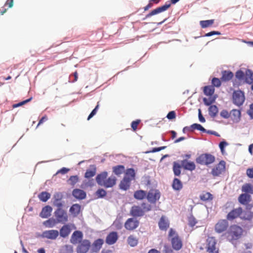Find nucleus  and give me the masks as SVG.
<instances>
[{
  "instance_id": "obj_25",
  "label": "nucleus",
  "mask_w": 253,
  "mask_h": 253,
  "mask_svg": "<svg viewBox=\"0 0 253 253\" xmlns=\"http://www.w3.org/2000/svg\"><path fill=\"white\" fill-rule=\"evenodd\" d=\"M131 181V180L128 179L127 177H124L119 184L120 189L124 190L129 189Z\"/></svg>"
},
{
  "instance_id": "obj_19",
  "label": "nucleus",
  "mask_w": 253,
  "mask_h": 253,
  "mask_svg": "<svg viewBox=\"0 0 253 253\" xmlns=\"http://www.w3.org/2000/svg\"><path fill=\"white\" fill-rule=\"evenodd\" d=\"M221 81L227 82L230 81L234 77L233 73L229 70H224L221 72Z\"/></svg>"
},
{
  "instance_id": "obj_58",
  "label": "nucleus",
  "mask_w": 253,
  "mask_h": 253,
  "mask_svg": "<svg viewBox=\"0 0 253 253\" xmlns=\"http://www.w3.org/2000/svg\"><path fill=\"white\" fill-rule=\"evenodd\" d=\"M53 204L54 206L57 207V209H62L63 206V204L61 201L54 200Z\"/></svg>"
},
{
  "instance_id": "obj_9",
  "label": "nucleus",
  "mask_w": 253,
  "mask_h": 253,
  "mask_svg": "<svg viewBox=\"0 0 253 253\" xmlns=\"http://www.w3.org/2000/svg\"><path fill=\"white\" fill-rule=\"evenodd\" d=\"M226 163L221 161L211 170V173L214 176H217L221 174L225 170Z\"/></svg>"
},
{
  "instance_id": "obj_29",
  "label": "nucleus",
  "mask_w": 253,
  "mask_h": 253,
  "mask_svg": "<svg viewBox=\"0 0 253 253\" xmlns=\"http://www.w3.org/2000/svg\"><path fill=\"white\" fill-rule=\"evenodd\" d=\"M246 82L250 84H252L251 86L252 90H253V72L251 70H247L246 71Z\"/></svg>"
},
{
  "instance_id": "obj_13",
  "label": "nucleus",
  "mask_w": 253,
  "mask_h": 253,
  "mask_svg": "<svg viewBox=\"0 0 253 253\" xmlns=\"http://www.w3.org/2000/svg\"><path fill=\"white\" fill-rule=\"evenodd\" d=\"M139 223L137 220L133 218H129L126 221L125 227L128 230H133L138 226Z\"/></svg>"
},
{
  "instance_id": "obj_6",
  "label": "nucleus",
  "mask_w": 253,
  "mask_h": 253,
  "mask_svg": "<svg viewBox=\"0 0 253 253\" xmlns=\"http://www.w3.org/2000/svg\"><path fill=\"white\" fill-rule=\"evenodd\" d=\"M232 99L235 105L238 106L242 105L245 100L244 92L240 90L234 91L232 95Z\"/></svg>"
},
{
  "instance_id": "obj_37",
  "label": "nucleus",
  "mask_w": 253,
  "mask_h": 253,
  "mask_svg": "<svg viewBox=\"0 0 253 253\" xmlns=\"http://www.w3.org/2000/svg\"><path fill=\"white\" fill-rule=\"evenodd\" d=\"M204 93L205 95L211 96L214 92V88L212 85H207L204 87Z\"/></svg>"
},
{
  "instance_id": "obj_39",
  "label": "nucleus",
  "mask_w": 253,
  "mask_h": 253,
  "mask_svg": "<svg viewBox=\"0 0 253 253\" xmlns=\"http://www.w3.org/2000/svg\"><path fill=\"white\" fill-rule=\"evenodd\" d=\"M135 173L134 170L133 169L130 168L126 170L124 177H127L128 179L132 180L135 179Z\"/></svg>"
},
{
  "instance_id": "obj_55",
  "label": "nucleus",
  "mask_w": 253,
  "mask_h": 253,
  "mask_svg": "<svg viewBox=\"0 0 253 253\" xmlns=\"http://www.w3.org/2000/svg\"><path fill=\"white\" fill-rule=\"evenodd\" d=\"M63 198V194L60 192H57L53 196L54 200L61 201Z\"/></svg>"
},
{
  "instance_id": "obj_54",
  "label": "nucleus",
  "mask_w": 253,
  "mask_h": 253,
  "mask_svg": "<svg viewBox=\"0 0 253 253\" xmlns=\"http://www.w3.org/2000/svg\"><path fill=\"white\" fill-rule=\"evenodd\" d=\"M62 250L67 253H72L73 252V247L71 245L64 246Z\"/></svg>"
},
{
  "instance_id": "obj_33",
  "label": "nucleus",
  "mask_w": 253,
  "mask_h": 253,
  "mask_svg": "<svg viewBox=\"0 0 253 253\" xmlns=\"http://www.w3.org/2000/svg\"><path fill=\"white\" fill-rule=\"evenodd\" d=\"M81 206L78 204L73 205L70 209V212L74 216H77L80 212Z\"/></svg>"
},
{
  "instance_id": "obj_63",
  "label": "nucleus",
  "mask_w": 253,
  "mask_h": 253,
  "mask_svg": "<svg viewBox=\"0 0 253 253\" xmlns=\"http://www.w3.org/2000/svg\"><path fill=\"white\" fill-rule=\"evenodd\" d=\"M247 175L251 178H253V168H249L247 169Z\"/></svg>"
},
{
  "instance_id": "obj_7",
  "label": "nucleus",
  "mask_w": 253,
  "mask_h": 253,
  "mask_svg": "<svg viewBox=\"0 0 253 253\" xmlns=\"http://www.w3.org/2000/svg\"><path fill=\"white\" fill-rule=\"evenodd\" d=\"M54 215L58 223H65L68 221V214L67 212L62 209H57L54 211Z\"/></svg>"
},
{
  "instance_id": "obj_42",
  "label": "nucleus",
  "mask_w": 253,
  "mask_h": 253,
  "mask_svg": "<svg viewBox=\"0 0 253 253\" xmlns=\"http://www.w3.org/2000/svg\"><path fill=\"white\" fill-rule=\"evenodd\" d=\"M127 243L131 247H135L138 244V239L133 235H130L127 238Z\"/></svg>"
},
{
  "instance_id": "obj_18",
  "label": "nucleus",
  "mask_w": 253,
  "mask_h": 253,
  "mask_svg": "<svg viewBox=\"0 0 253 253\" xmlns=\"http://www.w3.org/2000/svg\"><path fill=\"white\" fill-rule=\"evenodd\" d=\"M158 225L161 230L166 231L169 226V222L167 218L163 215L161 217Z\"/></svg>"
},
{
  "instance_id": "obj_17",
  "label": "nucleus",
  "mask_w": 253,
  "mask_h": 253,
  "mask_svg": "<svg viewBox=\"0 0 253 253\" xmlns=\"http://www.w3.org/2000/svg\"><path fill=\"white\" fill-rule=\"evenodd\" d=\"M118 239V235L116 232L113 231L110 232L106 237L105 242L109 245L114 244Z\"/></svg>"
},
{
  "instance_id": "obj_15",
  "label": "nucleus",
  "mask_w": 253,
  "mask_h": 253,
  "mask_svg": "<svg viewBox=\"0 0 253 253\" xmlns=\"http://www.w3.org/2000/svg\"><path fill=\"white\" fill-rule=\"evenodd\" d=\"M170 6V4H166L163 6L157 7L152 10L149 13L146 15L145 18H149L153 15L157 14L167 10Z\"/></svg>"
},
{
  "instance_id": "obj_61",
  "label": "nucleus",
  "mask_w": 253,
  "mask_h": 253,
  "mask_svg": "<svg viewBox=\"0 0 253 253\" xmlns=\"http://www.w3.org/2000/svg\"><path fill=\"white\" fill-rule=\"evenodd\" d=\"M175 117H176V115H175V113L174 111L169 112L167 116V118L169 120H172V119H175Z\"/></svg>"
},
{
  "instance_id": "obj_45",
  "label": "nucleus",
  "mask_w": 253,
  "mask_h": 253,
  "mask_svg": "<svg viewBox=\"0 0 253 253\" xmlns=\"http://www.w3.org/2000/svg\"><path fill=\"white\" fill-rule=\"evenodd\" d=\"M218 108L215 105H211L209 108V115L211 117H214L218 113Z\"/></svg>"
},
{
  "instance_id": "obj_56",
  "label": "nucleus",
  "mask_w": 253,
  "mask_h": 253,
  "mask_svg": "<svg viewBox=\"0 0 253 253\" xmlns=\"http://www.w3.org/2000/svg\"><path fill=\"white\" fill-rule=\"evenodd\" d=\"M32 99V98H29L27 100H25L24 101H23L22 102H20L18 103H17V104H13V108H16V107H19V106H21L24 104H25L26 103L29 102V101H30Z\"/></svg>"
},
{
  "instance_id": "obj_12",
  "label": "nucleus",
  "mask_w": 253,
  "mask_h": 253,
  "mask_svg": "<svg viewBox=\"0 0 253 253\" xmlns=\"http://www.w3.org/2000/svg\"><path fill=\"white\" fill-rule=\"evenodd\" d=\"M216 240L214 237H210L208 239L207 252L209 253H218V249L215 247Z\"/></svg>"
},
{
  "instance_id": "obj_31",
  "label": "nucleus",
  "mask_w": 253,
  "mask_h": 253,
  "mask_svg": "<svg viewBox=\"0 0 253 253\" xmlns=\"http://www.w3.org/2000/svg\"><path fill=\"white\" fill-rule=\"evenodd\" d=\"M199 198L202 201H211L212 200L213 197L210 192H203L200 194Z\"/></svg>"
},
{
  "instance_id": "obj_51",
  "label": "nucleus",
  "mask_w": 253,
  "mask_h": 253,
  "mask_svg": "<svg viewBox=\"0 0 253 253\" xmlns=\"http://www.w3.org/2000/svg\"><path fill=\"white\" fill-rule=\"evenodd\" d=\"M197 223V221L193 216H191L188 218V224L189 226L193 227Z\"/></svg>"
},
{
  "instance_id": "obj_28",
  "label": "nucleus",
  "mask_w": 253,
  "mask_h": 253,
  "mask_svg": "<svg viewBox=\"0 0 253 253\" xmlns=\"http://www.w3.org/2000/svg\"><path fill=\"white\" fill-rule=\"evenodd\" d=\"M231 119L234 122H238L240 121L241 118V112L237 109H233L231 112Z\"/></svg>"
},
{
  "instance_id": "obj_3",
  "label": "nucleus",
  "mask_w": 253,
  "mask_h": 253,
  "mask_svg": "<svg viewBox=\"0 0 253 253\" xmlns=\"http://www.w3.org/2000/svg\"><path fill=\"white\" fill-rule=\"evenodd\" d=\"M152 207L150 204L142 203L141 206H133L130 211V214L134 217H140L144 215L145 213L151 211Z\"/></svg>"
},
{
  "instance_id": "obj_11",
  "label": "nucleus",
  "mask_w": 253,
  "mask_h": 253,
  "mask_svg": "<svg viewBox=\"0 0 253 253\" xmlns=\"http://www.w3.org/2000/svg\"><path fill=\"white\" fill-rule=\"evenodd\" d=\"M228 227V222L226 219H220L215 225L214 229L216 232L221 233L225 231Z\"/></svg>"
},
{
  "instance_id": "obj_52",
  "label": "nucleus",
  "mask_w": 253,
  "mask_h": 253,
  "mask_svg": "<svg viewBox=\"0 0 253 253\" xmlns=\"http://www.w3.org/2000/svg\"><path fill=\"white\" fill-rule=\"evenodd\" d=\"M99 102L97 103V105L95 107V108L92 111V112L90 113V114L89 115L87 120H90L92 117H93L97 113V110L99 108Z\"/></svg>"
},
{
  "instance_id": "obj_26",
  "label": "nucleus",
  "mask_w": 253,
  "mask_h": 253,
  "mask_svg": "<svg viewBox=\"0 0 253 253\" xmlns=\"http://www.w3.org/2000/svg\"><path fill=\"white\" fill-rule=\"evenodd\" d=\"M251 196L246 193L241 194L239 198V202L242 205H246L251 201Z\"/></svg>"
},
{
  "instance_id": "obj_62",
  "label": "nucleus",
  "mask_w": 253,
  "mask_h": 253,
  "mask_svg": "<svg viewBox=\"0 0 253 253\" xmlns=\"http://www.w3.org/2000/svg\"><path fill=\"white\" fill-rule=\"evenodd\" d=\"M163 253H173V251L169 246L165 245L163 250Z\"/></svg>"
},
{
  "instance_id": "obj_64",
  "label": "nucleus",
  "mask_w": 253,
  "mask_h": 253,
  "mask_svg": "<svg viewBox=\"0 0 253 253\" xmlns=\"http://www.w3.org/2000/svg\"><path fill=\"white\" fill-rule=\"evenodd\" d=\"M69 171V169L66 168H62L58 170L56 172V174L61 173L62 174H66Z\"/></svg>"
},
{
  "instance_id": "obj_50",
  "label": "nucleus",
  "mask_w": 253,
  "mask_h": 253,
  "mask_svg": "<svg viewBox=\"0 0 253 253\" xmlns=\"http://www.w3.org/2000/svg\"><path fill=\"white\" fill-rule=\"evenodd\" d=\"M106 191L103 189H99L96 192V195L98 198H103L106 195Z\"/></svg>"
},
{
  "instance_id": "obj_40",
  "label": "nucleus",
  "mask_w": 253,
  "mask_h": 253,
  "mask_svg": "<svg viewBox=\"0 0 253 253\" xmlns=\"http://www.w3.org/2000/svg\"><path fill=\"white\" fill-rule=\"evenodd\" d=\"M181 165L176 162H174L173 164V171L175 175L179 176L181 174Z\"/></svg>"
},
{
  "instance_id": "obj_14",
  "label": "nucleus",
  "mask_w": 253,
  "mask_h": 253,
  "mask_svg": "<svg viewBox=\"0 0 253 253\" xmlns=\"http://www.w3.org/2000/svg\"><path fill=\"white\" fill-rule=\"evenodd\" d=\"M242 213V208L239 207L234 209L230 211L227 215L226 218L227 220L231 221L237 217L240 216Z\"/></svg>"
},
{
  "instance_id": "obj_30",
  "label": "nucleus",
  "mask_w": 253,
  "mask_h": 253,
  "mask_svg": "<svg viewBox=\"0 0 253 253\" xmlns=\"http://www.w3.org/2000/svg\"><path fill=\"white\" fill-rule=\"evenodd\" d=\"M71 232V229L68 225H65L60 230V235L63 238L67 237Z\"/></svg>"
},
{
  "instance_id": "obj_59",
  "label": "nucleus",
  "mask_w": 253,
  "mask_h": 253,
  "mask_svg": "<svg viewBox=\"0 0 253 253\" xmlns=\"http://www.w3.org/2000/svg\"><path fill=\"white\" fill-rule=\"evenodd\" d=\"M140 120H136V121H133L132 123H131V126L132 127V128L133 129V130H136L137 128V126H138V124L140 123Z\"/></svg>"
},
{
  "instance_id": "obj_32",
  "label": "nucleus",
  "mask_w": 253,
  "mask_h": 253,
  "mask_svg": "<svg viewBox=\"0 0 253 253\" xmlns=\"http://www.w3.org/2000/svg\"><path fill=\"white\" fill-rule=\"evenodd\" d=\"M147 193L145 191L139 190H137L134 193V198L137 200H141L145 197L147 198Z\"/></svg>"
},
{
  "instance_id": "obj_23",
  "label": "nucleus",
  "mask_w": 253,
  "mask_h": 253,
  "mask_svg": "<svg viewBox=\"0 0 253 253\" xmlns=\"http://www.w3.org/2000/svg\"><path fill=\"white\" fill-rule=\"evenodd\" d=\"M104 241L102 239H98L94 241L92 244V251L93 252L97 253L101 249Z\"/></svg>"
},
{
  "instance_id": "obj_60",
  "label": "nucleus",
  "mask_w": 253,
  "mask_h": 253,
  "mask_svg": "<svg viewBox=\"0 0 253 253\" xmlns=\"http://www.w3.org/2000/svg\"><path fill=\"white\" fill-rule=\"evenodd\" d=\"M220 116L225 119H228L230 117V114L228 112L225 110H222L220 112Z\"/></svg>"
},
{
  "instance_id": "obj_27",
  "label": "nucleus",
  "mask_w": 253,
  "mask_h": 253,
  "mask_svg": "<svg viewBox=\"0 0 253 253\" xmlns=\"http://www.w3.org/2000/svg\"><path fill=\"white\" fill-rule=\"evenodd\" d=\"M96 173V168L95 165H90L89 168L86 170L84 177L89 178L93 177Z\"/></svg>"
},
{
  "instance_id": "obj_47",
  "label": "nucleus",
  "mask_w": 253,
  "mask_h": 253,
  "mask_svg": "<svg viewBox=\"0 0 253 253\" xmlns=\"http://www.w3.org/2000/svg\"><path fill=\"white\" fill-rule=\"evenodd\" d=\"M215 98L211 96H210L209 98H204L203 102L206 106H210L215 101Z\"/></svg>"
},
{
  "instance_id": "obj_41",
  "label": "nucleus",
  "mask_w": 253,
  "mask_h": 253,
  "mask_svg": "<svg viewBox=\"0 0 253 253\" xmlns=\"http://www.w3.org/2000/svg\"><path fill=\"white\" fill-rule=\"evenodd\" d=\"M242 192L249 193H253V186L249 183L244 184L242 187Z\"/></svg>"
},
{
  "instance_id": "obj_1",
  "label": "nucleus",
  "mask_w": 253,
  "mask_h": 253,
  "mask_svg": "<svg viewBox=\"0 0 253 253\" xmlns=\"http://www.w3.org/2000/svg\"><path fill=\"white\" fill-rule=\"evenodd\" d=\"M244 230L239 225H231L225 233L227 239L232 243L240 239L243 235Z\"/></svg>"
},
{
  "instance_id": "obj_21",
  "label": "nucleus",
  "mask_w": 253,
  "mask_h": 253,
  "mask_svg": "<svg viewBox=\"0 0 253 253\" xmlns=\"http://www.w3.org/2000/svg\"><path fill=\"white\" fill-rule=\"evenodd\" d=\"M73 196L79 200H83L86 197V193L83 190L80 189H75L72 192Z\"/></svg>"
},
{
  "instance_id": "obj_48",
  "label": "nucleus",
  "mask_w": 253,
  "mask_h": 253,
  "mask_svg": "<svg viewBox=\"0 0 253 253\" xmlns=\"http://www.w3.org/2000/svg\"><path fill=\"white\" fill-rule=\"evenodd\" d=\"M221 82H222L221 81V79H219L218 78L214 77V78H213L212 79L211 84L213 87L215 86V87H219L221 85Z\"/></svg>"
},
{
  "instance_id": "obj_2",
  "label": "nucleus",
  "mask_w": 253,
  "mask_h": 253,
  "mask_svg": "<svg viewBox=\"0 0 253 253\" xmlns=\"http://www.w3.org/2000/svg\"><path fill=\"white\" fill-rule=\"evenodd\" d=\"M108 173L104 171L98 174L96 177L97 183L104 187L110 188L113 187L116 183L117 178L115 176H111L107 178Z\"/></svg>"
},
{
  "instance_id": "obj_44",
  "label": "nucleus",
  "mask_w": 253,
  "mask_h": 253,
  "mask_svg": "<svg viewBox=\"0 0 253 253\" xmlns=\"http://www.w3.org/2000/svg\"><path fill=\"white\" fill-rule=\"evenodd\" d=\"M214 20H208L201 21L200 22V25L202 28H206L211 26L214 23Z\"/></svg>"
},
{
  "instance_id": "obj_22",
  "label": "nucleus",
  "mask_w": 253,
  "mask_h": 253,
  "mask_svg": "<svg viewBox=\"0 0 253 253\" xmlns=\"http://www.w3.org/2000/svg\"><path fill=\"white\" fill-rule=\"evenodd\" d=\"M43 235L47 239L54 240L58 236L59 232L56 230H50L44 231Z\"/></svg>"
},
{
  "instance_id": "obj_36",
  "label": "nucleus",
  "mask_w": 253,
  "mask_h": 253,
  "mask_svg": "<svg viewBox=\"0 0 253 253\" xmlns=\"http://www.w3.org/2000/svg\"><path fill=\"white\" fill-rule=\"evenodd\" d=\"M240 217L244 220H251L253 218V212L250 211H242Z\"/></svg>"
},
{
  "instance_id": "obj_5",
  "label": "nucleus",
  "mask_w": 253,
  "mask_h": 253,
  "mask_svg": "<svg viewBox=\"0 0 253 253\" xmlns=\"http://www.w3.org/2000/svg\"><path fill=\"white\" fill-rule=\"evenodd\" d=\"M214 156L210 153H204L201 154L196 158L197 163L201 165L209 166L215 162Z\"/></svg>"
},
{
  "instance_id": "obj_24",
  "label": "nucleus",
  "mask_w": 253,
  "mask_h": 253,
  "mask_svg": "<svg viewBox=\"0 0 253 253\" xmlns=\"http://www.w3.org/2000/svg\"><path fill=\"white\" fill-rule=\"evenodd\" d=\"M52 210V209L50 206H46L42 209L40 215L42 218H47L51 215Z\"/></svg>"
},
{
  "instance_id": "obj_38",
  "label": "nucleus",
  "mask_w": 253,
  "mask_h": 253,
  "mask_svg": "<svg viewBox=\"0 0 253 253\" xmlns=\"http://www.w3.org/2000/svg\"><path fill=\"white\" fill-rule=\"evenodd\" d=\"M125 171V168L123 165H118L113 167V172L117 175H119L123 173Z\"/></svg>"
},
{
  "instance_id": "obj_49",
  "label": "nucleus",
  "mask_w": 253,
  "mask_h": 253,
  "mask_svg": "<svg viewBox=\"0 0 253 253\" xmlns=\"http://www.w3.org/2000/svg\"><path fill=\"white\" fill-rule=\"evenodd\" d=\"M78 181L79 177L77 175L71 176L68 180L69 182V183L72 186H74L75 184H76Z\"/></svg>"
},
{
  "instance_id": "obj_35",
  "label": "nucleus",
  "mask_w": 253,
  "mask_h": 253,
  "mask_svg": "<svg viewBox=\"0 0 253 253\" xmlns=\"http://www.w3.org/2000/svg\"><path fill=\"white\" fill-rule=\"evenodd\" d=\"M57 223H58V222L56 219L53 218H50L43 222V225L47 228H52L54 227Z\"/></svg>"
},
{
  "instance_id": "obj_43",
  "label": "nucleus",
  "mask_w": 253,
  "mask_h": 253,
  "mask_svg": "<svg viewBox=\"0 0 253 253\" xmlns=\"http://www.w3.org/2000/svg\"><path fill=\"white\" fill-rule=\"evenodd\" d=\"M40 200L43 202H46L50 197V194L47 192H42L39 196Z\"/></svg>"
},
{
  "instance_id": "obj_20",
  "label": "nucleus",
  "mask_w": 253,
  "mask_h": 253,
  "mask_svg": "<svg viewBox=\"0 0 253 253\" xmlns=\"http://www.w3.org/2000/svg\"><path fill=\"white\" fill-rule=\"evenodd\" d=\"M181 166L186 170L192 171L195 169L196 166L193 162H189L186 160L181 161Z\"/></svg>"
},
{
  "instance_id": "obj_34",
  "label": "nucleus",
  "mask_w": 253,
  "mask_h": 253,
  "mask_svg": "<svg viewBox=\"0 0 253 253\" xmlns=\"http://www.w3.org/2000/svg\"><path fill=\"white\" fill-rule=\"evenodd\" d=\"M172 187L174 190L179 191L182 188L183 184L179 179L174 178L173 180Z\"/></svg>"
},
{
  "instance_id": "obj_16",
  "label": "nucleus",
  "mask_w": 253,
  "mask_h": 253,
  "mask_svg": "<svg viewBox=\"0 0 253 253\" xmlns=\"http://www.w3.org/2000/svg\"><path fill=\"white\" fill-rule=\"evenodd\" d=\"M83 237V235L81 231H75L71 236L70 242L71 243L75 245L80 243V242L82 241L81 240H82Z\"/></svg>"
},
{
  "instance_id": "obj_10",
  "label": "nucleus",
  "mask_w": 253,
  "mask_h": 253,
  "mask_svg": "<svg viewBox=\"0 0 253 253\" xmlns=\"http://www.w3.org/2000/svg\"><path fill=\"white\" fill-rule=\"evenodd\" d=\"M160 192L158 190L151 189L147 195L148 201L152 204H155L160 198Z\"/></svg>"
},
{
  "instance_id": "obj_4",
  "label": "nucleus",
  "mask_w": 253,
  "mask_h": 253,
  "mask_svg": "<svg viewBox=\"0 0 253 253\" xmlns=\"http://www.w3.org/2000/svg\"><path fill=\"white\" fill-rule=\"evenodd\" d=\"M169 238H170L173 249L175 251L180 250L182 247V241L178 235L173 229L171 228L169 233Z\"/></svg>"
},
{
  "instance_id": "obj_57",
  "label": "nucleus",
  "mask_w": 253,
  "mask_h": 253,
  "mask_svg": "<svg viewBox=\"0 0 253 253\" xmlns=\"http://www.w3.org/2000/svg\"><path fill=\"white\" fill-rule=\"evenodd\" d=\"M166 148H167V146H162V147H160L154 148H153V149L152 150L148 151L146 153H155V152H159L161 150H164Z\"/></svg>"
},
{
  "instance_id": "obj_8",
  "label": "nucleus",
  "mask_w": 253,
  "mask_h": 253,
  "mask_svg": "<svg viewBox=\"0 0 253 253\" xmlns=\"http://www.w3.org/2000/svg\"><path fill=\"white\" fill-rule=\"evenodd\" d=\"M91 246L90 242L86 239L82 240L79 243L76 251L77 253H86Z\"/></svg>"
},
{
  "instance_id": "obj_53",
  "label": "nucleus",
  "mask_w": 253,
  "mask_h": 253,
  "mask_svg": "<svg viewBox=\"0 0 253 253\" xmlns=\"http://www.w3.org/2000/svg\"><path fill=\"white\" fill-rule=\"evenodd\" d=\"M244 76V73L241 70L237 71L235 74L236 78L239 80L243 79Z\"/></svg>"
},
{
  "instance_id": "obj_46",
  "label": "nucleus",
  "mask_w": 253,
  "mask_h": 253,
  "mask_svg": "<svg viewBox=\"0 0 253 253\" xmlns=\"http://www.w3.org/2000/svg\"><path fill=\"white\" fill-rule=\"evenodd\" d=\"M191 131L194 129L199 130L203 132H205L206 130L200 124H194L191 126Z\"/></svg>"
}]
</instances>
